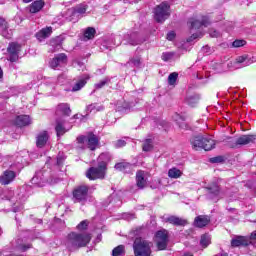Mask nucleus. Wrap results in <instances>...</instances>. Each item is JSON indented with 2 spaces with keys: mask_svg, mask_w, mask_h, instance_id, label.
<instances>
[{
  "mask_svg": "<svg viewBox=\"0 0 256 256\" xmlns=\"http://www.w3.org/2000/svg\"><path fill=\"white\" fill-rule=\"evenodd\" d=\"M91 239V233L70 232L67 235L66 247L68 251L74 253V251H79L82 247H87L91 243Z\"/></svg>",
  "mask_w": 256,
  "mask_h": 256,
  "instance_id": "nucleus-1",
  "label": "nucleus"
},
{
  "mask_svg": "<svg viewBox=\"0 0 256 256\" xmlns=\"http://www.w3.org/2000/svg\"><path fill=\"white\" fill-rule=\"evenodd\" d=\"M13 191L5 192L1 195L2 201H8L12 211V213H21L25 207L23 203L27 201V194L25 192H19L17 197L13 196Z\"/></svg>",
  "mask_w": 256,
  "mask_h": 256,
  "instance_id": "nucleus-2",
  "label": "nucleus"
},
{
  "mask_svg": "<svg viewBox=\"0 0 256 256\" xmlns=\"http://www.w3.org/2000/svg\"><path fill=\"white\" fill-rule=\"evenodd\" d=\"M76 149L78 151H85V149H90V151H95L97 145H99V137L93 132H87L86 135H80L76 138Z\"/></svg>",
  "mask_w": 256,
  "mask_h": 256,
  "instance_id": "nucleus-3",
  "label": "nucleus"
},
{
  "mask_svg": "<svg viewBox=\"0 0 256 256\" xmlns=\"http://www.w3.org/2000/svg\"><path fill=\"white\" fill-rule=\"evenodd\" d=\"M192 148L196 151L198 149H204V151H211L215 149V140L201 134L194 135L190 138Z\"/></svg>",
  "mask_w": 256,
  "mask_h": 256,
  "instance_id": "nucleus-4",
  "label": "nucleus"
},
{
  "mask_svg": "<svg viewBox=\"0 0 256 256\" xmlns=\"http://www.w3.org/2000/svg\"><path fill=\"white\" fill-rule=\"evenodd\" d=\"M59 178H54L53 176H49V173L45 170H39L35 173L34 177L31 179L32 185H36V187H45V185H55L59 183Z\"/></svg>",
  "mask_w": 256,
  "mask_h": 256,
  "instance_id": "nucleus-5",
  "label": "nucleus"
},
{
  "mask_svg": "<svg viewBox=\"0 0 256 256\" xmlns=\"http://www.w3.org/2000/svg\"><path fill=\"white\" fill-rule=\"evenodd\" d=\"M171 6L169 2H162L154 8V19L156 23H165L169 17H171V12L169 10Z\"/></svg>",
  "mask_w": 256,
  "mask_h": 256,
  "instance_id": "nucleus-6",
  "label": "nucleus"
},
{
  "mask_svg": "<svg viewBox=\"0 0 256 256\" xmlns=\"http://www.w3.org/2000/svg\"><path fill=\"white\" fill-rule=\"evenodd\" d=\"M134 256H151V242L136 238L133 243Z\"/></svg>",
  "mask_w": 256,
  "mask_h": 256,
  "instance_id": "nucleus-7",
  "label": "nucleus"
},
{
  "mask_svg": "<svg viewBox=\"0 0 256 256\" xmlns=\"http://www.w3.org/2000/svg\"><path fill=\"white\" fill-rule=\"evenodd\" d=\"M73 202L80 203V205H86L87 201H89V186L80 185L77 186L73 192Z\"/></svg>",
  "mask_w": 256,
  "mask_h": 256,
  "instance_id": "nucleus-8",
  "label": "nucleus"
},
{
  "mask_svg": "<svg viewBox=\"0 0 256 256\" xmlns=\"http://www.w3.org/2000/svg\"><path fill=\"white\" fill-rule=\"evenodd\" d=\"M154 241L158 251H165L169 245V231L161 229L155 232Z\"/></svg>",
  "mask_w": 256,
  "mask_h": 256,
  "instance_id": "nucleus-9",
  "label": "nucleus"
},
{
  "mask_svg": "<svg viewBox=\"0 0 256 256\" xmlns=\"http://www.w3.org/2000/svg\"><path fill=\"white\" fill-rule=\"evenodd\" d=\"M105 175H107V170L104 169L103 166H100L99 164L97 167L92 166L86 171V177L90 181H95L97 179H105Z\"/></svg>",
  "mask_w": 256,
  "mask_h": 256,
  "instance_id": "nucleus-10",
  "label": "nucleus"
},
{
  "mask_svg": "<svg viewBox=\"0 0 256 256\" xmlns=\"http://www.w3.org/2000/svg\"><path fill=\"white\" fill-rule=\"evenodd\" d=\"M121 45V36L111 34L101 43V51H111L113 47H119Z\"/></svg>",
  "mask_w": 256,
  "mask_h": 256,
  "instance_id": "nucleus-11",
  "label": "nucleus"
},
{
  "mask_svg": "<svg viewBox=\"0 0 256 256\" xmlns=\"http://www.w3.org/2000/svg\"><path fill=\"white\" fill-rule=\"evenodd\" d=\"M141 101L143 100L139 98H136L134 102L118 101L116 103V111H118V113H130L131 111H133V107H137V105H139Z\"/></svg>",
  "mask_w": 256,
  "mask_h": 256,
  "instance_id": "nucleus-12",
  "label": "nucleus"
},
{
  "mask_svg": "<svg viewBox=\"0 0 256 256\" xmlns=\"http://www.w3.org/2000/svg\"><path fill=\"white\" fill-rule=\"evenodd\" d=\"M69 63V58L65 53H59L54 56L49 62L51 69H57L58 67H65Z\"/></svg>",
  "mask_w": 256,
  "mask_h": 256,
  "instance_id": "nucleus-13",
  "label": "nucleus"
},
{
  "mask_svg": "<svg viewBox=\"0 0 256 256\" xmlns=\"http://www.w3.org/2000/svg\"><path fill=\"white\" fill-rule=\"evenodd\" d=\"M87 13V5L85 4H80L78 6H75L71 9H68L66 12V19L68 21H73V19H75V17H79V15H83Z\"/></svg>",
  "mask_w": 256,
  "mask_h": 256,
  "instance_id": "nucleus-14",
  "label": "nucleus"
},
{
  "mask_svg": "<svg viewBox=\"0 0 256 256\" xmlns=\"http://www.w3.org/2000/svg\"><path fill=\"white\" fill-rule=\"evenodd\" d=\"M134 167H135V164H132L123 160L122 162L116 163L114 166V169H116V171H120L121 173H126L127 175H131V173H133Z\"/></svg>",
  "mask_w": 256,
  "mask_h": 256,
  "instance_id": "nucleus-15",
  "label": "nucleus"
},
{
  "mask_svg": "<svg viewBox=\"0 0 256 256\" xmlns=\"http://www.w3.org/2000/svg\"><path fill=\"white\" fill-rule=\"evenodd\" d=\"M49 143V132L47 130H43L36 136V147L38 149H43Z\"/></svg>",
  "mask_w": 256,
  "mask_h": 256,
  "instance_id": "nucleus-16",
  "label": "nucleus"
},
{
  "mask_svg": "<svg viewBox=\"0 0 256 256\" xmlns=\"http://www.w3.org/2000/svg\"><path fill=\"white\" fill-rule=\"evenodd\" d=\"M207 193V199H210V201H213L219 197V193H221V187L217 183H212L209 186L206 187Z\"/></svg>",
  "mask_w": 256,
  "mask_h": 256,
  "instance_id": "nucleus-17",
  "label": "nucleus"
},
{
  "mask_svg": "<svg viewBox=\"0 0 256 256\" xmlns=\"http://www.w3.org/2000/svg\"><path fill=\"white\" fill-rule=\"evenodd\" d=\"M91 79V76L89 74H82L78 76V81L73 85L71 91L75 93L76 91H81V89L84 88L85 85H87V82Z\"/></svg>",
  "mask_w": 256,
  "mask_h": 256,
  "instance_id": "nucleus-18",
  "label": "nucleus"
},
{
  "mask_svg": "<svg viewBox=\"0 0 256 256\" xmlns=\"http://www.w3.org/2000/svg\"><path fill=\"white\" fill-rule=\"evenodd\" d=\"M55 132H56V136L59 138L63 137V135H65V133L67 132V128H65V118L63 117H58L55 120Z\"/></svg>",
  "mask_w": 256,
  "mask_h": 256,
  "instance_id": "nucleus-19",
  "label": "nucleus"
},
{
  "mask_svg": "<svg viewBox=\"0 0 256 256\" xmlns=\"http://www.w3.org/2000/svg\"><path fill=\"white\" fill-rule=\"evenodd\" d=\"M155 149V137L152 134L148 135V138H145L142 141V151L144 153H151Z\"/></svg>",
  "mask_w": 256,
  "mask_h": 256,
  "instance_id": "nucleus-20",
  "label": "nucleus"
},
{
  "mask_svg": "<svg viewBox=\"0 0 256 256\" xmlns=\"http://www.w3.org/2000/svg\"><path fill=\"white\" fill-rule=\"evenodd\" d=\"M0 35L4 39H11L13 37V30L9 29V23L3 18H0Z\"/></svg>",
  "mask_w": 256,
  "mask_h": 256,
  "instance_id": "nucleus-21",
  "label": "nucleus"
},
{
  "mask_svg": "<svg viewBox=\"0 0 256 256\" xmlns=\"http://www.w3.org/2000/svg\"><path fill=\"white\" fill-rule=\"evenodd\" d=\"M211 223V217L208 215H199L194 219L193 225L198 229H203V227H207Z\"/></svg>",
  "mask_w": 256,
  "mask_h": 256,
  "instance_id": "nucleus-22",
  "label": "nucleus"
},
{
  "mask_svg": "<svg viewBox=\"0 0 256 256\" xmlns=\"http://www.w3.org/2000/svg\"><path fill=\"white\" fill-rule=\"evenodd\" d=\"M164 223H170V225H174V227H185L188 222L183 218L171 215L164 218Z\"/></svg>",
  "mask_w": 256,
  "mask_h": 256,
  "instance_id": "nucleus-23",
  "label": "nucleus"
},
{
  "mask_svg": "<svg viewBox=\"0 0 256 256\" xmlns=\"http://www.w3.org/2000/svg\"><path fill=\"white\" fill-rule=\"evenodd\" d=\"M56 115H61L60 117H71V106L67 103H60L56 108Z\"/></svg>",
  "mask_w": 256,
  "mask_h": 256,
  "instance_id": "nucleus-24",
  "label": "nucleus"
},
{
  "mask_svg": "<svg viewBox=\"0 0 256 256\" xmlns=\"http://www.w3.org/2000/svg\"><path fill=\"white\" fill-rule=\"evenodd\" d=\"M16 163L25 167V165H29L31 163V154L27 150H23L16 157Z\"/></svg>",
  "mask_w": 256,
  "mask_h": 256,
  "instance_id": "nucleus-25",
  "label": "nucleus"
},
{
  "mask_svg": "<svg viewBox=\"0 0 256 256\" xmlns=\"http://www.w3.org/2000/svg\"><path fill=\"white\" fill-rule=\"evenodd\" d=\"M126 39H128L129 45H141V43H145V38L141 37V34L138 32H132L127 35Z\"/></svg>",
  "mask_w": 256,
  "mask_h": 256,
  "instance_id": "nucleus-26",
  "label": "nucleus"
},
{
  "mask_svg": "<svg viewBox=\"0 0 256 256\" xmlns=\"http://www.w3.org/2000/svg\"><path fill=\"white\" fill-rule=\"evenodd\" d=\"M15 177H17L15 172H13L12 170H6L0 176V183L1 185H9V183H12V181L15 180Z\"/></svg>",
  "mask_w": 256,
  "mask_h": 256,
  "instance_id": "nucleus-27",
  "label": "nucleus"
},
{
  "mask_svg": "<svg viewBox=\"0 0 256 256\" xmlns=\"http://www.w3.org/2000/svg\"><path fill=\"white\" fill-rule=\"evenodd\" d=\"M14 125H16V127H27L31 125V117L25 114L18 115L14 120Z\"/></svg>",
  "mask_w": 256,
  "mask_h": 256,
  "instance_id": "nucleus-28",
  "label": "nucleus"
},
{
  "mask_svg": "<svg viewBox=\"0 0 256 256\" xmlns=\"http://www.w3.org/2000/svg\"><path fill=\"white\" fill-rule=\"evenodd\" d=\"M250 244L251 241L245 236H237L231 240L232 247H248Z\"/></svg>",
  "mask_w": 256,
  "mask_h": 256,
  "instance_id": "nucleus-29",
  "label": "nucleus"
},
{
  "mask_svg": "<svg viewBox=\"0 0 256 256\" xmlns=\"http://www.w3.org/2000/svg\"><path fill=\"white\" fill-rule=\"evenodd\" d=\"M111 153L103 152L99 155L97 162L100 167H103L107 171V165L111 163Z\"/></svg>",
  "mask_w": 256,
  "mask_h": 256,
  "instance_id": "nucleus-30",
  "label": "nucleus"
},
{
  "mask_svg": "<svg viewBox=\"0 0 256 256\" xmlns=\"http://www.w3.org/2000/svg\"><path fill=\"white\" fill-rule=\"evenodd\" d=\"M255 140L256 135H242L236 140L235 147H237V145H250V143H255Z\"/></svg>",
  "mask_w": 256,
  "mask_h": 256,
  "instance_id": "nucleus-31",
  "label": "nucleus"
},
{
  "mask_svg": "<svg viewBox=\"0 0 256 256\" xmlns=\"http://www.w3.org/2000/svg\"><path fill=\"white\" fill-rule=\"evenodd\" d=\"M136 186L138 189H145L147 187V179H145V171L138 170L136 172Z\"/></svg>",
  "mask_w": 256,
  "mask_h": 256,
  "instance_id": "nucleus-32",
  "label": "nucleus"
},
{
  "mask_svg": "<svg viewBox=\"0 0 256 256\" xmlns=\"http://www.w3.org/2000/svg\"><path fill=\"white\" fill-rule=\"evenodd\" d=\"M65 153L59 152L56 157L49 158L48 163H51L54 167H63V163H65Z\"/></svg>",
  "mask_w": 256,
  "mask_h": 256,
  "instance_id": "nucleus-33",
  "label": "nucleus"
},
{
  "mask_svg": "<svg viewBox=\"0 0 256 256\" xmlns=\"http://www.w3.org/2000/svg\"><path fill=\"white\" fill-rule=\"evenodd\" d=\"M63 41H65V35H59L50 40V45L53 47L54 51H59L63 46Z\"/></svg>",
  "mask_w": 256,
  "mask_h": 256,
  "instance_id": "nucleus-34",
  "label": "nucleus"
},
{
  "mask_svg": "<svg viewBox=\"0 0 256 256\" xmlns=\"http://www.w3.org/2000/svg\"><path fill=\"white\" fill-rule=\"evenodd\" d=\"M51 33H53L52 27H46L41 29L39 32L36 33L35 37L38 41H43V39H47L51 37Z\"/></svg>",
  "mask_w": 256,
  "mask_h": 256,
  "instance_id": "nucleus-35",
  "label": "nucleus"
},
{
  "mask_svg": "<svg viewBox=\"0 0 256 256\" xmlns=\"http://www.w3.org/2000/svg\"><path fill=\"white\" fill-rule=\"evenodd\" d=\"M45 7V1L36 0L29 6L30 13H39Z\"/></svg>",
  "mask_w": 256,
  "mask_h": 256,
  "instance_id": "nucleus-36",
  "label": "nucleus"
},
{
  "mask_svg": "<svg viewBox=\"0 0 256 256\" xmlns=\"http://www.w3.org/2000/svg\"><path fill=\"white\" fill-rule=\"evenodd\" d=\"M200 100H201V95L192 94V95H188L185 98V103H186V105H189V107H195L199 103Z\"/></svg>",
  "mask_w": 256,
  "mask_h": 256,
  "instance_id": "nucleus-37",
  "label": "nucleus"
},
{
  "mask_svg": "<svg viewBox=\"0 0 256 256\" xmlns=\"http://www.w3.org/2000/svg\"><path fill=\"white\" fill-rule=\"evenodd\" d=\"M186 120L187 118L179 113H176L174 115V121H176L180 129H189V125L185 123Z\"/></svg>",
  "mask_w": 256,
  "mask_h": 256,
  "instance_id": "nucleus-38",
  "label": "nucleus"
},
{
  "mask_svg": "<svg viewBox=\"0 0 256 256\" xmlns=\"http://www.w3.org/2000/svg\"><path fill=\"white\" fill-rule=\"evenodd\" d=\"M126 67H136L139 69L141 67V55L135 54L131 57L129 61L125 64Z\"/></svg>",
  "mask_w": 256,
  "mask_h": 256,
  "instance_id": "nucleus-39",
  "label": "nucleus"
},
{
  "mask_svg": "<svg viewBox=\"0 0 256 256\" xmlns=\"http://www.w3.org/2000/svg\"><path fill=\"white\" fill-rule=\"evenodd\" d=\"M95 35H97V30H95V28H86L84 31V41H91V39H95Z\"/></svg>",
  "mask_w": 256,
  "mask_h": 256,
  "instance_id": "nucleus-40",
  "label": "nucleus"
},
{
  "mask_svg": "<svg viewBox=\"0 0 256 256\" xmlns=\"http://www.w3.org/2000/svg\"><path fill=\"white\" fill-rule=\"evenodd\" d=\"M105 107L103 105H99L97 103L89 104L86 106V116L89 117V113H93V111H103Z\"/></svg>",
  "mask_w": 256,
  "mask_h": 256,
  "instance_id": "nucleus-41",
  "label": "nucleus"
},
{
  "mask_svg": "<svg viewBox=\"0 0 256 256\" xmlns=\"http://www.w3.org/2000/svg\"><path fill=\"white\" fill-rule=\"evenodd\" d=\"M251 63V60L247 59V56H239L236 58V65H240L237 66V69H239V67H248V65Z\"/></svg>",
  "mask_w": 256,
  "mask_h": 256,
  "instance_id": "nucleus-42",
  "label": "nucleus"
},
{
  "mask_svg": "<svg viewBox=\"0 0 256 256\" xmlns=\"http://www.w3.org/2000/svg\"><path fill=\"white\" fill-rule=\"evenodd\" d=\"M111 79H113V78H111L109 76L104 77L102 80H100L98 83H96L94 85V88L97 90L103 89V87H105V85H109L111 83Z\"/></svg>",
  "mask_w": 256,
  "mask_h": 256,
  "instance_id": "nucleus-43",
  "label": "nucleus"
},
{
  "mask_svg": "<svg viewBox=\"0 0 256 256\" xmlns=\"http://www.w3.org/2000/svg\"><path fill=\"white\" fill-rule=\"evenodd\" d=\"M113 193L110 194L107 198V200L104 202L103 206L104 207H107V205H109L110 203H113V199H117L119 198V192H117V189L115 187H112L111 188Z\"/></svg>",
  "mask_w": 256,
  "mask_h": 256,
  "instance_id": "nucleus-44",
  "label": "nucleus"
},
{
  "mask_svg": "<svg viewBox=\"0 0 256 256\" xmlns=\"http://www.w3.org/2000/svg\"><path fill=\"white\" fill-rule=\"evenodd\" d=\"M188 24H190V31L193 33V31H197V29H201L203 25L201 24V21L197 19H191Z\"/></svg>",
  "mask_w": 256,
  "mask_h": 256,
  "instance_id": "nucleus-45",
  "label": "nucleus"
},
{
  "mask_svg": "<svg viewBox=\"0 0 256 256\" xmlns=\"http://www.w3.org/2000/svg\"><path fill=\"white\" fill-rule=\"evenodd\" d=\"M210 244H211V236H209V234H203L200 239L201 247L205 249L206 247H209Z\"/></svg>",
  "mask_w": 256,
  "mask_h": 256,
  "instance_id": "nucleus-46",
  "label": "nucleus"
},
{
  "mask_svg": "<svg viewBox=\"0 0 256 256\" xmlns=\"http://www.w3.org/2000/svg\"><path fill=\"white\" fill-rule=\"evenodd\" d=\"M181 175H182V172L178 168H171L168 171V177H170L171 179H179Z\"/></svg>",
  "mask_w": 256,
  "mask_h": 256,
  "instance_id": "nucleus-47",
  "label": "nucleus"
},
{
  "mask_svg": "<svg viewBox=\"0 0 256 256\" xmlns=\"http://www.w3.org/2000/svg\"><path fill=\"white\" fill-rule=\"evenodd\" d=\"M112 256H125V246L118 245L112 250Z\"/></svg>",
  "mask_w": 256,
  "mask_h": 256,
  "instance_id": "nucleus-48",
  "label": "nucleus"
},
{
  "mask_svg": "<svg viewBox=\"0 0 256 256\" xmlns=\"http://www.w3.org/2000/svg\"><path fill=\"white\" fill-rule=\"evenodd\" d=\"M225 161H227V157L223 155L215 156L209 159V162L212 164H223Z\"/></svg>",
  "mask_w": 256,
  "mask_h": 256,
  "instance_id": "nucleus-49",
  "label": "nucleus"
},
{
  "mask_svg": "<svg viewBox=\"0 0 256 256\" xmlns=\"http://www.w3.org/2000/svg\"><path fill=\"white\" fill-rule=\"evenodd\" d=\"M7 51L9 54H19V44L15 42L10 43Z\"/></svg>",
  "mask_w": 256,
  "mask_h": 256,
  "instance_id": "nucleus-50",
  "label": "nucleus"
},
{
  "mask_svg": "<svg viewBox=\"0 0 256 256\" xmlns=\"http://www.w3.org/2000/svg\"><path fill=\"white\" fill-rule=\"evenodd\" d=\"M179 78V73L177 72H172L168 76V85H175L177 83V79Z\"/></svg>",
  "mask_w": 256,
  "mask_h": 256,
  "instance_id": "nucleus-51",
  "label": "nucleus"
},
{
  "mask_svg": "<svg viewBox=\"0 0 256 256\" xmlns=\"http://www.w3.org/2000/svg\"><path fill=\"white\" fill-rule=\"evenodd\" d=\"M78 231H87L89 229V220H83L76 226Z\"/></svg>",
  "mask_w": 256,
  "mask_h": 256,
  "instance_id": "nucleus-52",
  "label": "nucleus"
},
{
  "mask_svg": "<svg viewBox=\"0 0 256 256\" xmlns=\"http://www.w3.org/2000/svg\"><path fill=\"white\" fill-rule=\"evenodd\" d=\"M172 57H175L174 52H163L162 56H161V59H162V61L167 62V61H171Z\"/></svg>",
  "mask_w": 256,
  "mask_h": 256,
  "instance_id": "nucleus-53",
  "label": "nucleus"
},
{
  "mask_svg": "<svg viewBox=\"0 0 256 256\" xmlns=\"http://www.w3.org/2000/svg\"><path fill=\"white\" fill-rule=\"evenodd\" d=\"M54 225L55 227H58L59 229H65V220H61L60 218L55 217L54 218Z\"/></svg>",
  "mask_w": 256,
  "mask_h": 256,
  "instance_id": "nucleus-54",
  "label": "nucleus"
},
{
  "mask_svg": "<svg viewBox=\"0 0 256 256\" xmlns=\"http://www.w3.org/2000/svg\"><path fill=\"white\" fill-rule=\"evenodd\" d=\"M247 45V41L241 39V40H235L232 43V47L239 48V47H245Z\"/></svg>",
  "mask_w": 256,
  "mask_h": 256,
  "instance_id": "nucleus-55",
  "label": "nucleus"
},
{
  "mask_svg": "<svg viewBox=\"0 0 256 256\" xmlns=\"http://www.w3.org/2000/svg\"><path fill=\"white\" fill-rule=\"evenodd\" d=\"M200 23L202 27H209V25H211V19L209 16H202Z\"/></svg>",
  "mask_w": 256,
  "mask_h": 256,
  "instance_id": "nucleus-56",
  "label": "nucleus"
},
{
  "mask_svg": "<svg viewBox=\"0 0 256 256\" xmlns=\"http://www.w3.org/2000/svg\"><path fill=\"white\" fill-rule=\"evenodd\" d=\"M245 187H247V189H249L250 191H255L256 182L253 180H248L245 184Z\"/></svg>",
  "mask_w": 256,
  "mask_h": 256,
  "instance_id": "nucleus-57",
  "label": "nucleus"
},
{
  "mask_svg": "<svg viewBox=\"0 0 256 256\" xmlns=\"http://www.w3.org/2000/svg\"><path fill=\"white\" fill-rule=\"evenodd\" d=\"M125 145H127V142L123 139H119L114 143L116 149H121V147H125Z\"/></svg>",
  "mask_w": 256,
  "mask_h": 256,
  "instance_id": "nucleus-58",
  "label": "nucleus"
},
{
  "mask_svg": "<svg viewBox=\"0 0 256 256\" xmlns=\"http://www.w3.org/2000/svg\"><path fill=\"white\" fill-rule=\"evenodd\" d=\"M201 51L204 55H211V53H213V49H211L209 45L203 46Z\"/></svg>",
  "mask_w": 256,
  "mask_h": 256,
  "instance_id": "nucleus-59",
  "label": "nucleus"
},
{
  "mask_svg": "<svg viewBox=\"0 0 256 256\" xmlns=\"http://www.w3.org/2000/svg\"><path fill=\"white\" fill-rule=\"evenodd\" d=\"M73 119H80V121H83V119H87V114H75L70 118V121H73Z\"/></svg>",
  "mask_w": 256,
  "mask_h": 256,
  "instance_id": "nucleus-60",
  "label": "nucleus"
},
{
  "mask_svg": "<svg viewBox=\"0 0 256 256\" xmlns=\"http://www.w3.org/2000/svg\"><path fill=\"white\" fill-rule=\"evenodd\" d=\"M175 37H177V34L175 33V31H170L167 33L166 39H168V41H173Z\"/></svg>",
  "mask_w": 256,
  "mask_h": 256,
  "instance_id": "nucleus-61",
  "label": "nucleus"
},
{
  "mask_svg": "<svg viewBox=\"0 0 256 256\" xmlns=\"http://www.w3.org/2000/svg\"><path fill=\"white\" fill-rule=\"evenodd\" d=\"M9 61H11V63L19 61V54H9Z\"/></svg>",
  "mask_w": 256,
  "mask_h": 256,
  "instance_id": "nucleus-62",
  "label": "nucleus"
},
{
  "mask_svg": "<svg viewBox=\"0 0 256 256\" xmlns=\"http://www.w3.org/2000/svg\"><path fill=\"white\" fill-rule=\"evenodd\" d=\"M195 39H199V33H193L188 39L187 42L191 43V41H195Z\"/></svg>",
  "mask_w": 256,
  "mask_h": 256,
  "instance_id": "nucleus-63",
  "label": "nucleus"
},
{
  "mask_svg": "<svg viewBox=\"0 0 256 256\" xmlns=\"http://www.w3.org/2000/svg\"><path fill=\"white\" fill-rule=\"evenodd\" d=\"M28 249H31V244L22 245L20 247V251H22V253H25V251H27Z\"/></svg>",
  "mask_w": 256,
  "mask_h": 256,
  "instance_id": "nucleus-64",
  "label": "nucleus"
}]
</instances>
